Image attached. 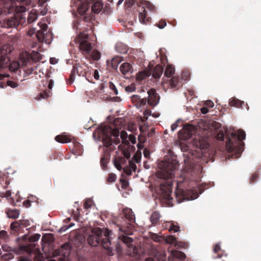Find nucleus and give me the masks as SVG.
<instances>
[{
  "label": "nucleus",
  "mask_w": 261,
  "mask_h": 261,
  "mask_svg": "<svg viewBox=\"0 0 261 261\" xmlns=\"http://www.w3.org/2000/svg\"><path fill=\"white\" fill-rule=\"evenodd\" d=\"M160 170L156 173V176L163 181L160 184V190L162 192V197L168 204L170 206H173L172 200L171 197L172 193V184L171 179L173 175V171L176 170L178 166L177 162L176 160H172L171 161H162L160 164Z\"/></svg>",
  "instance_id": "nucleus-1"
},
{
  "label": "nucleus",
  "mask_w": 261,
  "mask_h": 261,
  "mask_svg": "<svg viewBox=\"0 0 261 261\" xmlns=\"http://www.w3.org/2000/svg\"><path fill=\"white\" fill-rule=\"evenodd\" d=\"M246 137L245 132L241 129H239L237 132H232L230 137H228L226 142V149L229 153H232V158H238L243 150L244 143L242 141Z\"/></svg>",
  "instance_id": "nucleus-2"
},
{
  "label": "nucleus",
  "mask_w": 261,
  "mask_h": 261,
  "mask_svg": "<svg viewBox=\"0 0 261 261\" xmlns=\"http://www.w3.org/2000/svg\"><path fill=\"white\" fill-rule=\"evenodd\" d=\"M111 231L107 230L104 234H102L100 228H97L95 231L92 232V234L88 238V244L93 247L101 245L107 250L110 249L111 241L110 240V235Z\"/></svg>",
  "instance_id": "nucleus-3"
},
{
  "label": "nucleus",
  "mask_w": 261,
  "mask_h": 261,
  "mask_svg": "<svg viewBox=\"0 0 261 261\" xmlns=\"http://www.w3.org/2000/svg\"><path fill=\"white\" fill-rule=\"evenodd\" d=\"M98 134L103 145L107 147L111 146L113 142L116 145L120 142L118 138L119 131L117 128L113 129L111 127L105 126L99 129Z\"/></svg>",
  "instance_id": "nucleus-4"
},
{
  "label": "nucleus",
  "mask_w": 261,
  "mask_h": 261,
  "mask_svg": "<svg viewBox=\"0 0 261 261\" xmlns=\"http://www.w3.org/2000/svg\"><path fill=\"white\" fill-rule=\"evenodd\" d=\"M75 74L85 77L90 82L92 80V69L85 63H76L73 66L71 72L67 81L68 84H72L75 79Z\"/></svg>",
  "instance_id": "nucleus-5"
},
{
  "label": "nucleus",
  "mask_w": 261,
  "mask_h": 261,
  "mask_svg": "<svg viewBox=\"0 0 261 261\" xmlns=\"http://www.w3.org/2000/svg\"><path fill=\"white\" fill-rule=\"evenodd\" d=\"M11 51V48L7 45L3 46L0 48V70L8 67L10 71L15 72L19 68V64L18 62L13 61L10 63V59L8 55Z\"/></svg>",
  "instance_id": "nucleus-6"
},
{
  "label": "nucleus",
  "mask_w": 261,
  "mask_h": 261,
  "mask_svg": "<svg viewBox=\"0 0 261 261\" xmlns=\"http://www.w3.org/2000/svg\"><path fill=\"white\" fill-rule=\"evenodd\" d=\"M175 194L178 203H180L184 200H193L196 198L193 191L191 190H185L182 189L177 188Z\"/></svg>",
  "instance_id": "nucleus-7"
},
{
  "label": "nucleus",
  "mask_w": 261,
  "mask_h": 261,
  "mask_svg": "<svg viewBox=\"0 0 261 261\" xmlns=\"http://www.w3.org/2000/svg\"><path fill=\"white\" fill-rule=\"evenodd\" d=\"M35 245L32 244L20 245L18 248L12 249L7 245L2 246V249L6 252L13 251L17 255H21L24 252H30L34 249Z\"/></svg>",
  "instance_id": "nucleus-8"
},
{
  "label": "nucleus",
  "mask_w": 261,
  "mask_h": 261,
  "mask_svg": "<svg viewBox=\"0 0 261 261\" xmlns=\"http://www.w3.org/2000/svg\"><path fill=\"white\" fill-rule=\"evenodd\" d=\"M119 238L121 239L124 243L126 244L129 248L127 250V253L129 255L135 256L137 255V248L132 244V243L133 241L132 238L126 236H122L121 237H119Z\"/></svg>",
  "instance_id": "nucleus-9"
},
{
  "label": "nucleus",
  "mask_w": 261,
  "mask_h": 261,
  "mask_svg": "<svg viewBox=\"0 0 261 261\" xmlns=\"http://www.w3.org/2000/svg\"><path fill=\"white\" fill-rule=\"evenodd\" d=\"M88 37V36L85 35L84 38L80 40V49L83 54L88 56L90 55L92 47L91 43L87 40Z\"/></svg>",
  "instance_id": "nucleus-10"
},
{
  "label": "nucleus",
  "mask_w": 261,
  "mask_h": 261,
  "mask_svg": "<svg viewBox=\"0 0 261 261\" xmlns=\"http://www.w3.org/2000/svg\"><path fill=\"white\" fill-rule=\"evenodd\" d=\"M147 93L148 94L147 99L148 104L151 107H155L159 102L160 96L153 88L150 89L147 91Z\"/></svg>",
  "instance_id": "nucleus-11"
},
{
  "label": "nucleus",
  "mask_w": 261,
  "mask_h": 261,
  "mask_svg": "<svg viewBox=\"0 0 261 261\" xmlns=\"http://www.w3.org/2000/svg\"><path fill=\"white\" fill-rule=\"evenodd\" d=\"M194 130V127L192 125H186L179 132V135L181 139L188 140L192 137Z\"/></svg>",
  "instance_id": "nucleus-12"
},
{
  "label": "nucleus",
  "mask_w": 261,
  "mask_h": 261,
  "mask_svg": "<svg viewBox=\"0 0 261 261\" xmlns=\"http://www.w3.org/2000/svg\"><path fill=\"white\" fill-rule=\"evenodd\" d=\"M70 246L66 243L63 245L59 249L55 250L54 252V255H61L64 258L68 257L70 254Z\"/></svg>",
  "instance_id": "nucleus-13"
},
{
  "label": "nucleus",
  "mask_w": 261,
  "mask_h": 261,
  "mask_svg": "<svg viewBox=\"0 0 261 261\" xmlns=\"http://www.w3.org/2000/svg\"><path fill=\"white\" fill-rule=\"evenodd\" d=\"M139 7L140 9V10H139V21L142 23L147 24V23L150 21L151 18L148 16L147 12L144 7L139 6Z\"/></svg>",
  "instance_id": "nucleus-14"
},
{
  "label": "nucleus",
  "mask_w": 261,
  "mask_h": 261,
  "mask_svg": "<svg viewBox=\"0 0 261 261\" xmlns=\"http://www.w3.org/2000/svg\"><path fill=\"white\" fill-rule=\"evenodd\" d=\"M123 217L129 222L128 224L129 225L135 222V215L131 208H124L123 210Z\"/></svg>",
  "instance_id": "nucleus-15"
},
{
  "label": "nucleus",
  "mask_w": 261,
  "mask_h": 261,
  "mask_svg": "<svg viewBox=\"0 0 261 261\" xmlns=\"http://www.w3.org/2000/svg\"><path fill=\"white\" fill-rule=\"evenodd\" d=\"M27 59L23 62V65H25L31 58L33 61L37 62L41 59V54L36 51H32L31 54H27Z\"/></svg>",
  "instance_id": "nucleus-16"
},
{
  "label": "nucleus",
  "mask_w": 261,
  "mask_h": 261,
  "mask_svg": "<svg viewBox=\"0 0 261 261\" xmlns=\"http://www.w3.org/2000/svg\"><path fill=\"white\" fill-rule=\"evenodd\" d=\"M80 1L81 3L79 5L78 7L77 11L80 14L83 15L86 13V11L89 8L90 6L89 5V3L85 2V1Z\"/></svg>",
  "instance_id": "nucleus-17"
},
{
  "label": "nucleus",
  "mask_w": 261,
  "mask_h": 261,
  "mask_svg": "<svg viewBox=\"0 0 261 261\" xmlns=\"http://www.w3.org/2000/svg\"><path fill=\"white\" fill-rule=\"evenodd\" d=\"M169 85L172 88L179 89L181 86L182 84L178 76H173L169 81Z\"/></svg>",
  "instance_id": "nucleus-18"
},
{
  "label": "nucleus",
  "mask_w": 261,
  "mask_h": 261,
  "mask_svg": "<svg viewBox=\"0 0 261 261\" xmlns=\"http://www.w3.org/2000/svg\"><path fill=\"white\" fill-rule=\"evenodd\" d=\"M126 163V159L122 156L116 158L114 160V164L115 167L119 171L121 170L122 169V165H125Z\"/></svg>",
  "instance_id": "nucleus-19"
},
{
  "label": "nucleus",
  "mask_w": 261,
  "mask_h": 261,
  "mask_svg": "<svg viewBox=\"0 0 261 261\" xmlns=\"http://www.w3.org/2000/svg\"><path fill=\"white\" fill-rule=\"evenodd\" d=\"M164 67L162 65L160 64L156 65L153 70L152 76L156 79H159L162 75Z\"/></svg>",
  "instance_id": "nucleus-20"
},
{
  "label": "nucleus",
  "mask_w": 261,
  "mask_h": 261,
  "mask_svg": "<svg viewBox=\"0 0 261 261\" xmlns=\"http://www.w3.org/2000/svg\"><path fill=\"white\" fill-rule=\"evenodd\" d=\"M18 19L15 17L8 18L3 26L5 27L12 28L17 25L19 23Z\"/></svg>",
  "instance_id": "nucleus-21"
},
{
  "label": "nucleus",
  "mask_w": 261,
  "mask_h": 261,
  "mask_svg": "<svg viewBox=\"0 0 261 261\" xmlns=\"http://www.w3.org/2000/svg\"><path fill=\"white\" fill-rule=\"evenodd\" d=\"M55 140L61 143H66L71 142V139L70 136L64 134L57 135L55 137Z\"/></svg>",
  "instance_id": "nucleus-22"
},
{
  "label": "nucleus",
  "mask_w": 261,
  "mask_h": 261,
  "mask_svg": "<svg viewBox=\"0 0 261 261\" xmlns=\"http://www.w3.org/2000/svg\"><path fill=\"white\" fill-rule=\"evenodd\" d=\"M34 245V249L32 250V251L27 253L28 254H31L33 252H35V255L34 257V261H43L44 259V256L43 255V254L41 252H40L38 248H36V244Z\"/></svg>",
  "instance_id": "nucleus-23"
},
{
  "label": "nucleus",
  "mask_w": 261,
  "mask_h": 261,
  "mask_svg": "<svg viewBox=\"0 0 261 261\" xmlns=\"http://www.w3.org/2000/svg\"><path fill=\"white\" fill-rule=\"evenodd\" d=\"M115 48L117 51L121 54H125L128 50L126 45L121 42H118L116 44Z\"/></svg>",
  "instance_id": "nucleus-24"
},
{
  "label": "nucleus",
  "mask_w": 261,
  "mask_h": 261,
  "mask_svg": "<svg viewBox=\"0 0 261 261\" xmlns=\"http://www.w3.org/2000/svg\"><path fill=\"white\" fill-rule=\"evenodd\" d=\"M109 153L105 151L100 158V165L103 169H105L107 168V165L109 160Z\"/></svg>",
  "instance_id": "nucleus-25"
},
{
  "label": "nucleus",
  "mask_w": 261,
  "mask_h": 261,
  "mask_svg": "<svg viewBox=\"0 0 261 261\" xmlns=\"http://www.w3.org/2000/svg\"><path fill=\"white\" fill-rule=\"evenodd\" d=\"M132 65L128 63H124L120 67V70L121 73L125 75L131 70Z\"/></svg>",
  "instance_id": "nucleus-26"
},
{
  "label": "nucleus",
  "mask_w": 261,
  "mask_h": 261,
  "mask_svg": "<svg viewBox=\"0 0 261 261\" xmlns=\"http://www.w3.org/2000/svg\"><path fill=\"white\" fill-rule=\"evenodd\" d=\"M6 213L9 218L12 219L18 218L20 214L19 211L16 209H9L7 210Z\"/></svg>",
  "instance_id": "nucleus-27"
},
{
  "label": "nucleus",
  "mask_w": 261,
  "mask_h": 261,
  "mask_svg": "<svg viewBox=\"0 0 261 261\" xmlns=\"http://www.w3.org/2000/svg\"><path fill=\"white\" fill-rule=\"evenodd\" d=\"M160 217V213L157 211H154L152 213L150 220L153 225H155L159 222Z\"/></svg>",
  "instance_id": "nucleus-28"
},
{
  "label": "nucleus",
  "mask_w": 261,
  "mask_h": 261,
  "mask_svg": "<svg viewBox=\"0 0 261 261\" xmlns=\"http://www.w3.org/2000/svg\"><path fill=\"white\" fill-rule=\"evenodd\" d=\"M244 101L233 97L229 100V104L231 107H236L237 108H241Z\"/></svg>",
  "instance_id": "nucleus-29"
},
{
  "label": "nucleus",
  "mask_w": 261,
  "mask_h": 261,
  "mask_svg": "<svg viewBox=\"0 0 261 261\" xmlns=\"http://www.w3.org/2000/svg\"><path fill=\"white\" fill-rule=\"evenodd\" d=\"M175 72L174 67L171 64H168L165 71L164 75L170 77Z\"/></svg>",
  "instance_id": "nucleus-30"
},
{
  "label": "nucleus",
  "mask_w": 261,
  "mask_h": 261,
  "mask_svg": "<svg viewBox=\"0 0 261 261\" xmlns=\"http://www.w3.org/2000/svg\"><path fill=\"white\" fill-rule=\"evenodd\" d=\"M122 61V58L119 56L114 57L111 60L112 67L116 69L118 67V64Z\"/></svg>",
  "instance_id": "nucleus-31"
},
{
  "label": "nucleus",
  "mask_w": 261,
  "mask_h": 261,
  "mask_svg": "<svg viewBox=\"0 0 261 261\" xmlns=\"http://www.w3.org/2000/svg\"><path fill=\"white\" fill-rule=\"evenodd\" d=\"M37 10H33L31 12L29 13L28 17V21L31 23L33 22L37 18Z\"/></svg>",
  "instance_id": "nucleus-32"
},
{
  "label": "nucleus",
  "mask_w": 261,
  "mask_h": 261,
  "mask_svg": "<svg viewBox=\"0 0 261 261\" xmlns=\"http://www.w3.org/2000/svg\"><path fill=\"white\" fill-rule=\"evenodd\" d=\"M36 36L39 42H42L45 41L46 42V40H45V34L42 30L38 31L36 32Z\"/></svg>",
  "instance_id": "nucleus-33"
},
{
  "label": "nucleus",
  "mask_w": 261,
  "mask_h": 261,
  "mask_svg": "<svg viewBox=\"0 0 261 261\" xmlns=\"http://www.w3.org/2000/svg\"><path fill=\"white\" fill-rule=\"evenodd\" d=\"M221 248L219 244H216L214 245L213 251L215 253L217 254V256L215 258H220L222 256V254L220 253Z\"/></svg>",
  "instance_id": "nucleus-34"
},
{
  "label": "nucleus",
  "mask_w": 261,
  "mask_h": 261,
  "mask_svg": "<svg viewBox=\"0 0 261 261\" xmlns=\"http://www.w3.org/2000/svg\"><path fill=\"white\" fill-rule=\"evenodd\" d=\"M149 76V74L148 73L147 71H141L139 72L137 75L136 79L138 81H142Z\"/></svg>",
  "instance_id": "nucleus-35"
},
{
  "label": "nucleus",
  "mask_w": 261,
  "mask_h": 261,
  "mask_svg": "<svg viewBox=\"0 0 261 261\" xmlns=\"http://www.w3.org/2000/svg\"><path fill=\"white\" fill-rule=\"evenodd\" d=\"M143 5L144 6H143L142 7H144L145 9L146 8H147L148 10H150V11L153 13L156 12V7L150 3L148 2H146L145 4Z\"/></svg>",
  "instance_id": "nucleus-36"
},
{
  "label": "nucleus",
  "mask_w": 261,
  "mask_h": 261,
  "mask_svg": "<svg viewBox=\"0 0 261 261\" xmlns=\"http://www.w3.org/2000/svg\"><path fill=\"white\" fill-rule=\"evenodd\" d=\"M17 261H33V257L31 254L20 255L17 258Z\"/></svg>",
  "instance_id": "nucleus-37"
},
{
  "label": "nucleus",
  "mask_w": 261,
  "mask_h": 261,
  "mask_svg": "<svg viewBox=\"0 0 261 261\" xmlns=\"http://www.w3.org/2000/svg\"><path fill=\"white\" fill-rule=\"evenodd\" d=\"M117 178V176L113 173H111L108 174L107 178V182L108 184H111L114 182Z\"/></svg>",
  "instance_id": "nucleus-38"
},
{
  "label": "nucleus",
  "mask_w": 261,
  "mask_h": 261,
  "mask_svg": "<svg viewBox=\"0 0 261 261\" xmlns=\"http://www.w3.org/2000/svg\"><path fill=\"white\" fill-rule=\"evenodd\" d=\"M40 237V234L38 233H36L35 234L32 235L29 238V242H30V244H34L32 243H35L38 241ZM28 244H29V243Z\"/></svg>",
  "instance_id": "nucleus-39"
},
{
  "label": "nucleus",
  "mask_w": 261,
  "mask_h": 261,
  "mask_svg": "<svg viewBox=\"0 0 261 261\" xmlns=\"http://www.w3.org/2000/svg\"><path fill=\"white\" fill-rule=\"evenodd\" d=\"M156 261H167V256L165 253H159L156 255Z\"/></svg>",
  "instance_id": "nucleus-40"
},
{
  "label": "nucleus",
  "mask_w": 261,
  "mask_h": 261,
  "mask_svg": "<svg viewBox=\"0 0 261 261\" xmlns=\"http://www.w3.org/2000/svg\"><path fill=\"white\" fill-rule=\"evenodd\" d=\"M100 53L97 50H94L91 55L92 58L94 60H98L100 58Z\"/></svg>",
  "instance_id": "nucleus-41"
},
{
  "label": "nucleus",
  "mask_w": 261,
  "mask_h": 261,
  "mask_svg": "<svg viewBox=\"0 0 261 261\" xmlns=\"http://www.w3.org/2000/svg\"><path fill=\"white\" fill-rule=\"evenodd\" d=\"M2 257L4 260H9L13 259L14 255L12 253L8 252L2 255Z\"/></svg>",
  "instance_id": "nucleus-42"
},
{
  "label": "nucleus",
  "mask_w": 261,
  "mask_h": 261,
  "mask_svg": "<svg viewBox=\"0 0 261 261\" xmlns=\"http://www.w3.org/2000/svg\"><path fill=\"white\" fill-rule=\"evenodd\" d=\"M51 95V92L49 90H44L43 91V92L40 93L39 94L40 98H47L48 97H50Z\"/></svg>",
  "instance_id": "nucleus-43"
},
{
  "label": "nucleus",
  "mask_w": 261,
  "mask_h": 261,
  "mask_svg": "<svg viewBox=\"0 0 261 261\" xmlns=\"http://www.w3.org/2000/svg\"><path fill=\"white\" fill-rule=\"evenodd\" d=\"M166 242L168 244H173L176 243V239L174 236H169L166 238Z\"/></svg>",
  "instance_id": "nucleus-44"
},
{
  "label": "nucleus",
  "mask_w": 261,
  "mask_h": 261,
  "mask_svg": "<svg viewBox=\"0 0 261 261\" xmlns=\"http://www.w3.org/2000/svg\"><path fill=\"white\" fill-rule=\"evenodd\" d=\"M119 181L121 184V188L123 189H126L128 187L129 184L128 182L124 178H120Z\"/></svg>",
  "instance_id": "nucleus-45"
},
{
  "label": "nucleus",
  "mask_w": 261,
  "mask_h": 261,
  "mask_svg": "<svg viewBox=\"0 0 261 261\" xmlns=\"http://www.w3.org/2000/svg\"><path fill=\"white\" fill-rule=\"evenodd\" d=\"M125 89V91L127 92H132L135 91L136 86L135 84H132L130 85L126 86Z\"/></svg>",
  "instance_id": "nucleus-46"
},
{
  "label": "nucleus",
  "mask_w": 261,
  "mask_h": 261,
  "mask_svg": "<svg viewBox=\"0 0 261 261\" xmlns=\"http://www.w3.org/2000/svg\"><path fill=\"white\" fill-rule=\"evenodd\" d=\"M258 177V174L257 172L253 173L249 180L250 184H253L255 182V181L257 180V179Z\"/></svg>",
  "instance_id": "nucleus-47"
},
{
  "label": "nucleus",
  "mask_w": 261,
  "mask_h": 261,
  "mask_svg": "<svg viewBox=\"0 0 261 261\" xmlns=\"http://www.w3.org/2000/svg\"><path fill=\"white\" fill-rule=\"evenodd\" d=\"M140 97L137 95H134L132 96V101L135 105L138 107V104L139 103Z\"/></svg>",
  "instance_id": "nucleus-48"
},
{
  "label": "nucleus",
  "mask_w": 261,
  "mask_h": 261,
  "mask_svg": "<svg viewBox=\"0 0 261 261\" xmlns=\"http://www.w3.org/2000/svg\"><path fill=\"white\" fill-rule=\"evenodd\" d=\"M19 223L20 224V226L27 227L30 225V222L28 220H19Z\"/></svg>",
  "instance_id": "nucleus-49"
},
{
  "label": "nucleus",
  "mask_w": 261,
  "mask_h": 261,
  "mask_svg": "<svg viewBox=\"0 0 261 261\" xmlns=\"http://www.w3.org/2000/svg\"><path fill=\"white\" fill-rule=\"evenodd\" d=\"M174 256L180 259H184L186 257L185 254L181 251H177L174 254Z\"/></svg>",
  "instance_id": "nucleus-50"
},
{
  "label": "nucleus",
  "mask_w": 261,
  "mask_h": 261,
  "mask_svg": "<svg viewBox=\"0 0 261 261\" xmlns=\"http://www.w3.org/2000/svg\"><path fill=\"white\" fill-rule=\"evenodd\" d=\"M109 88L111 90L113 91L114 94L115 95L118 94V91L117 90V89L116 88L114 84L111 82L109 83Z\"/></svg>",
  "instance_id": "nucleus-51"
},
{
  "label": "nucleus",
  "mask_w": 261,
  "mask_h": 261,
  "mask_svg": "<svg viewBox=\"0 0 261 261\" xmlns=\"http://www.w3.org/2000/svg\"><path fill=\"white\" fill-rule=\"evenodd\" d=\"M127 137H128L127 134L125 131L122 130L121 132L120 138L122 139L123 143H124L125 141H127L126 139H127Z\"/></svg>",
  "instance_id": "nucleus-52"
},
{
  "label": "nucleus",
  "mask_w": 261,
  "mask_h": 261,
  "mask_svg": "<svg viewBox=\"0 0 261 261\" xmlns=\"http://www.w3.org/2000/svg\"><path fill=\"white\" fill-rule=\"evenodd\" d=\"M179 227L175 225L174 224H171L169 228V231H173L174 232H177L179 231Z\"/></svg>",
  "instance_id": "nucleus-53"
},
{
  "label": "nucleus",
  "mask_w": 261,
  "mask_h": 261,
  "mask_svg": "<svg viewBox=\"0 0 261 261\" xmlns=\"http://www.w3.org/2000/svg\"><path fill=\"white\" fill-rule=\"evenodd\" d=\"M166 24L167 23L166 21L162 19L159 22V23H156V25L160 29H162L165 28Z\"/></svg>",
  "instance_id": "nucleus-54"
},
{
  "label": "nucleus",
  "mask_w": 261,
  "mask_h": 261,
  "mask_svg": "<svg viewBox=\"0 0 261 261\" xmlns=\"http://www.w3.org/2000/svg\"><path fill=\"white\" fill-rule=\"evenodd\" d=\"M147 100L146 98H141L139 100V103L138 104V108H141L142 107L145 106L146 104Z\"/></svg>",
  "instance_id": "nucleus-55"
},
{
  "label": "nucleus",
  "mask_w": 261,
  "mask_h": 261,
  "mask_svg": "<svg viewBox=\"0 0 261 261\" xmlns=\"http://www.w3.org/2000/svg\"><path fill=\"white\" fill-rule=\"evenodd\" d=\"M20 224L19 223V221H15L11 223V227L12 229L15 230L16 229H18L20 227Z\"/></svg>",
  "instance_id": "nucleus-56"
},
{
  "label": "nucleus",
  "mask_w": 261,
  "mask_h": 261,
  "mask_svg": "<svg viewBox=\"0 0 261 261\" xmlns=\"http://www.w3.org/2000/svg\"><path fill=\"white\" fill-rule=\"evenodd\" d=\"M0 238L2 239L6 240L8 238V234L6 231L1 230L0 231Z\"/></svg>",
  "instance_id": "nucleus-57"
},
{
  "label": "nucleus",
  "mask_w": 261,
  "mask_h": 261,
  "mask_svg": "<svg viewBox=\"0 0 261 261\" xmlns=\"http://www.w3.org/2000/svg\"><path fill=\"white\" fill-rule=\"evenodd\" d=\"M91 205L92 200L90 199H88L85 201L84 206L85 209H88L90 208L91 207Z\"/></svg>",
  "instance_id": "nucleus-58"
},
{
  "label": "nucleus",
  "mask_w": 261,
  "mask_h": 261,
  "mask_svg": "<svg viewBox=\"0 0 261 261\" xmlns=\"http://www.w3.org/2000/svg\"><path fill=\"white\" fill-rule=\"evenodd\" d=\"M7 85L12 88H15L18 86V84L13 81H8Z\"/></svg>",
  "instance_id": "nucleus-59"
},
{
  "label": "nucleus",
  "mask_w": 261,
  "mask_h": 261,
  "mask_svg": "<svg viewBox=\"0 0 261 261\" xmlns=\"http://www.w3.org/2000/svg\"><path fill=\"white\" fill-rule=\"evenodd\" d=\"M123 172L125 174H126L128 175H130L132 174V170H131L130 168L128 167H125L123 168Z\"/></svg>",
  "instance_id": "nucleus-60"
},
{
  "label": "nucleus",
  "mask_w": 261,
  "mask_h": 261,
  "mask_svg": "<svg viewBox=\"0 0 261 261\" xmlns=\"http://www.w3.org/2000/svg\"><path fill=\"white\" fill-rule=\"evenodd\" d=\"M205 106L207 108H213L214 106V102L211 100H207L204 103Z\"/></svg>",
  "instance_id": "nucleus-61"
},
{
  "label": "nucleus",
  "mask_w": 261,
  "mask_h": 261,
  "mask_svg": "<svg viewBox=\"0 0 261 261\" xmlns=\"http://www.w3.org/2000/svg\"><path fill=\"white\" fill-rule=\"evenodd\" d=\"M123 154L124 158H126L127 159H129L130 157V153L128 150H124L123 151Z\"/></svg>",
  "instance_id": "nucleus-62"
},
{
  "label": "nucleus",
  "mask_w": 261,
  "mask_h": 261,
  "mask_svg": "<svg viewBox=\"0 0 261 261\" xmlns=\"http://www.w3.org/2000/svg\"><path fill=\"white\" fill-rule=\"evenodd\" d=\"M199 147L201 149L207 148L208 146V144L206 142H203L202 143L201 142H199Z\"/></svg>",
  "instance_id": "nucleus-63"
},
{
  "label": "nucleus",
  "mask_w": 261,
  "mask_h": 261,
  "mask_svg": "<svg viewBox=\"0 0 261 261\" xmlns=\"http://www.w3.org/2000/svg\"><path fill=\"white\" fill-rule=\"evenodd\" d=\"M129 140L133 144H135L136 143V137L133 135H129L128 136Z\"/></svg>",
  "instance_id": "nucleus-64"
}]
</instances>
